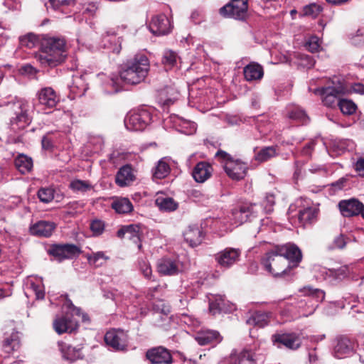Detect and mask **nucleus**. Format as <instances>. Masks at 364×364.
Instances as JSON below:
<instances>
[{"label":"nucleus","mask_w":364,"mask_h":364,"mask_svg":"<svg viewBox=\"0 0 364 364\" xmlns=\"http://www.w3.org/2000/svg\"><path fill=\"white\" fill-rule=\"evenodd\" d=\"M298 59L299 60V65L304 68H311L315 64V60L309 55L300 53L298 55Z\"/></svg>","instance_id":"57"},{"label":"nucleus","mask_w":364,"mask_h":364,"mask_svg":"<svg viewBox=\"0 0 364 364\" xmlns=\"http://www.w3.org/2000/svg\"><path fill=\"white\" fill-rule=\"evenodd\" d=\"M151 115L146 108L132 110L124 119V126L129 131H143L150 124Z\"/></svg>","instance_id":"7"},{"label":"nucleus","mask_w":364,"mask_h":364,"mask_svg":"<svg viewBox=\"0 0 364 364\" xmlns=\"http://www.w3.org/2000/svg\"><path fill=\"white\" fill-rule=\"evenodd\" d=\"M109 259V257L106 256L103 252L99 251L93 253L87 257V260L90 264L96 267H100L103 264L101 260L106 261Z\"/></svg>","instance_id":"50"},{"label":"nucleus","mask_w":364,"mask_h":364,"mask_svg":"<svg viewBox=\"0 0 364 364\" xmlns=\"http://www.w3.org/2000/svg\"><path fill=\"white\" fill-rule=\"evenodd\" d=\"M177 60V53L171 50H168L164 52L161 62L166 69H171L176 65Z\"/></svg>","instance_id":"46"},{"label":"nucleus","mask_w":364,"mask_h":364,"mask_svg":"<svg viewBox=\"0 0 364 364\" xmlns=\"http://www.w3.org/2000/svg\"><path fill=\"white\" fill-rule=\"evenodd\" d=\"M30 288L34 292L37 299H43L44 298L45 291L41 280L36 281V282L31 281Z\"/></svg>","instance_id":"53"},{"label":"nucleus","mask_w":364,"mask_h":364,"mask_svg":"<svg viewBox=\"0 0 364 364\" xmlns=\"http://www.w3.org/2000/svg\"><path fill=\"white\" fill-rule=\"evenodd\" d=\"M333 355L338 359L353 356L356 351L358 343L355 339L347 336H336L333 341Z\"/></svg>","instance_id":"9"},{"label":"nucleus","mask_w":364,"mask_h":364,"mask_svg":"<svg viewBox=\"0 0 364 364\" xmlns=\"http://www.w3.org/2000/svg\"><path fill=\"white\" fill-rule=\"evenodd\" d=\"M255 159L259 162H264L278 155V146H264L257 151L255 149Z\"/></svg>","instance_id":"37"},{"label":"nucleus","mask_w":364,"mask_h":364,"mask_svg":"<svg viewBox=\"0 0 364 364\" xmlns=\"http://www.w3.org/2000/svg\"><path fill=\"white\" fill-rule=\"evenodd\" d=\"M174 122L178 127L179 131L185 134L190 135L196 131L197 125L193 122L177 117Z\"/></svg>","instance_id":"43"},{"label":"nucleus","mask_w":364,"mask_h":364,"mask_svg":"<svg viewBox=\"0 0 364 364\" xmlns=\"http://www.w3.org/2000/svg\"><path fill=\"white\" fill-rule=\"evenodd\" d=\"M241 250L239 248L227 247L215 255L218 264L223 268H230L240 260Z\"/></svg>","instance_id":"16"},{"label":"nucleus","mask_w":364,"mask_h":364,"mask_svg":"<svg viewBox=\"0 0 364 364\" xmlns=\"http://www.w3.org/2000/svg\"><path fill=\"white\" fill-rule=\"evenodd\" d=\"M277 252L285 257L287 261V268L298 267L301 261L302 255L299 248L294 244H287L284 245L277 246Z\"/></svg>","instance_id":"14"},{"label":"nucleus","mask_w":364,"mask_h":364,"mask_svg":"<svg viewBox=\"0 0 364 364\" xmlns=\"http://www.w3.org/2000/svg\"><path fill=\"white\" fill-rule=\"evenodd\" d=\"M105 223L98 219H95L90 223V228L95 236L102 235L105 230Z\"/></svg>","instance_id":"55"},{"label":"nucleus","mask_w":364,"mask_h":364,"mask_svg":"<svg viewBox=\"0 0 364 364\" xmlns=\"http://www.w3.org/2000/svg\"><path fill=\"white\" fill-rule=\"evenodd\" d=\"M16 169L21 173H29L33 168V160L25 154H19L14 160Z\"/></svg>","instance_id":"38"},{"label":"nucleus","mask_w":364,"mask_h":364,"mask_svg":"<svg viewBox=\"0 0 364 364\" xmlns=\"http://www.w3.org/2000/svg\"><path fill=\"white\" fill-rule=\"evenodd\" d=\"M272 341L277 348L285 347L296 350L301 346V340L296 333H277L272 336Z\"/></svg>","instance_id":"22"},{"label":"nucleus","mask_w":364,"mask_h":364,"mask_svg":"<svg viewBox=\"0 0 364 364\" xmlns=\"http://www.w3.org/2000/svg\"><path fill=\"white\" fill-rule=\"evenodd\" d=\"M70 188L74 191L86 192L90 190L91 185L85 181L82 180H74L70 184Z\"/></svg>","instance_id":"52"},{"label":"nucleus","mask_w":364,"mask_h":364,"mask_svg":"<svg viewBox=\"0 0 364 364\" xmlns=\"http://www.w3.org/2000/svg\"><path fill=\"white\" fill-rule=\"evenodd\" d=\"M318 209L306 207L299 210L298 220L301 226L306 228L316 223L318 218Z\"/></svg>","instance_id":"29"},{"label":"nucleus","mask_w":364,"mask_h":364,"mask_svg":"<svg viewBox=\"0 0 364 364\" xmlns=\"http://www.w3.org/2000/svg\"><path fill=\"white\" fill-rule=\"evenodd\" d=\"M20 45L21 47L27 48H32L38 43V38L36 36L29 33L19 38Z\"/></svg>","instance_id":"49"},{"label":"nucleus","mask_w":364,"mask_h":364,"mask_svg":"<svg viewBox=\"0 0 364 364\" xmlns=\"http://www.w3.org/2000/svg\"><path fill=\"white\" fill-rule=\"evenodd\" d=\"M345 92L343 87H326L316 88L314 90L315 95H320L322 102L326 107H332L336 103L338 104L341 96Z\"/></svg>","instance_id":"13"},{"label":"nucleus","mask_w":364,"mask_h":364,"mask_svg":"<svg viewBox=\"0 0 364 364\" xmlns=\"http://www.w3.org/2000/svg\"><path fill=\"white\" fill-rule=\"evenodd\" d=\"M308 363L307 364H322V360L316 353V349H311L308 353Z\"/></svg>","instance_id":"62"},{"label":"nucleus","mask_w":364,"mask_h":364,"mask_svg":"<svg viewBox=\"0 0 364 364\" xmlns=\"http://www.w3.org/2000/svg\"><path fill=\"white\" fill-rule=\"evenodd\" d=\"M37 105L44 108H54L60 102V96L51 87H44L39 89L36 94Z\"/></svg>","instance_id":"15"},{"label":"nucleus","mask_w":364,"mask_h":364,"mask_svg":"<svg viewBox=\"0 0 364 364\" xmlns=\"http://www.w3.org/2000/svg\"><path fill=\"white\" fill-rule=\"evenodd\" d=\"M64 307L68 309L71 315L68 312L64 316L56 317L53 321V328L59 335L64 333H73L78 328L77 321L73 318V315L79 316L80 314V309L75 306L70 300L66 301L63 305Z\"/></svg>","instance_id":"4"},{"label":"nucleus","mask_w":364,"mask_h":364,"mask_svg":"<svg viewBox=\"0 0 364 364\" xmlns=\"http://www.w3.org/2000/svg\"><path fill=\"white\" fill-rule=\"evenodd\" d=\"M112 208L118 213L126 214L132 211L133 205L127 198H119L112 203Z\"/></svg>","instance_id":"41"},{"label":"nucleus","mask_w":364,"mask_h":364,"mask_svg":"<svg viewBox=\"0 0 364 364\" xmlns=\"http://www.w3.org/2000/svg\"><path fill=\"white\" fill-rule=\"evenodd\" d=\"M305 47L311 53L318 51L321 48L319 38L316 36L309 37L308 41L306 42Z\"/></svg>","instance_id":"56"},{"label":"nucleus","mask_w":364,"mask_h":364,"mask_svg":"<svg viewBox=\"0 0 364 364\" xmlns=\"http://www.w3.org/2000/svg\"><path fill=\"white\" fill-rule=\"evenodd\" d=\"M58 346L63 359L74 362L79 358H82L80 348L73 347L63 341H58Z\"/></svg>","instance_id":"35"},{"label":"nucleus","mask_w":364,"mask_h":364,"mask_svg":"<svg viewBox=\"0 0 364 364\" xmlns=\"http://www.w3.org/2000/svg\"><path fill=\"white\" fill-rule=\"evenodd\" d=\"M184 240L192 247L199 245L203 239V234L200 227L190 225L183 233Z\"/></svg>","instance_id":"31"},{"label":"nucleus","mask_w":364,"mask_h":364,"mask_svg":"<svg viewBox=\"0 0 364 364\" xmlns=\"http://www.w3.org/2000/svg\"><path fill=\"white\" fill-rule=\"evenodd\" d=\"M150 31L156 36H164L169 33L172 25L169 18L164 14L154 16L149 23Z\"/></svg>","instance_id":"17"},{"label":"nucleus","mask_w":364,"mask_h":364,"mask_svg":"<svg viewBox=\"0 0 364 364\" xmlns=\"http://www.w3.org/2000/svg\"><path fill=\"white\" fill-rule=\"evenodd\" d=\"M349 274L347 266H342L338 269H326L321 267L316 276L317 279H322L331 284H336L346 278Z\"/></svg>","instance_id":"12"},{"label":"nucleus","mask_w":364,"mask_h":364,"mask_svg":"<svg viewBox=\"0 0 364 364\" xmlns=\"http://www.w3.org/2000/svg\"><path fill=\"white\" fill-rule=\"evenodd\" d=\"M156 269L162 276H175L182 272V265L177 259L162 257L158 260Z\"/></svg>","instance_id":"20"},{"label":"nucleus","mask_w":364,"mask_h":364,"mask_svg":"<svg viewBox=\"0 0 364 364\" xmlns=\"http://www.w3.org/2000/svg\"><path fill=\"white\" fill-rule=\"evenodd\" d=\"M322 7L316 4H310L304 7V14L305 16L316 18L322 11Z\"/></svg>","instance_id":"54"},{"label":"nucleus","mask_w":364,"mask_h":364,"mask_svg":"<svg viewBox=\"0 0 364 364\" xmlns=\"http://www.w3.org/2000/svg\"><path fill=\"white\" fill-rule=\"evenodd\" d=\"M210 311L213 314H215L217 311H221L224 309V298L222 296H218L215 301H210L209 304Z\"/></svg>","instance_id":"58"},{"label":"nucleus","mask_w":364,"mask_h":364,"mask_svg":"<svg viewBox=\"0 0 364 364\" xmlns=\"http://www.w3.org/2000/svg\"><path fill=\"white\" fill-rule=\"evenodd\" d=\"M275 204V196L273 193H267L263 200V205L267 213H270L273 210V206Z\"/></svg>","instance_id":"59"},{"label":"nucleus","mask_w":364,"mask_h":364,"mask_svg":"<svg viewBox=\"0 0 364 364\" xmlns=\"http://www.w3.org/2000/svg\"><path fill=\"white\" fill-rule=\"evenodd\" d=\"M223 169L226 174L234 181H240L243 179L247 170V164L239 159L226 161L223 164Z\"/></svg>","instance_id":"19"},{"label":"nucleus","mask_w":364,"mask_h":364,"mask_svg":"<svg viewBox=\"0 0 364 364\" xmlns=\"http://www.w3.org/2000/svg\"><path fill=\"white\" fill-rule=\"evenodd\" d=\"M255 208L256 204L255 203H245L239 208L233 209L232 210L233 224L236 226L240 225L255 217L257 213Z\"/></svg>","instance_id":"18"},{"label":"nucleus","mask_w":364,"mask_h":364,"mask_svg":"<svg viewBox=\"0 0 364 364\" xmlns=\"http://www.w3.org/2000/svg\"><path fill=\"white\" fill-rule=\"evenodd\" d=\"M117 31L114 28L108 29L102 36V46L109 49L113 53L118 54L122 49V38H117Z\"/></svg>","instance_id":"25"},{"label":"nucleus","mask_w":364,"mask_h":364,"mask_svg":"<svg viewBox=\"0 0 364 364\" xmlns=\"http://www.w3.org/2000/svg\"><path fill=\"white\" fill-rule=\"evenodd\" d=\"M264 268L274 277H284L291 270L287 268V261L277 252V246L271 251L267 252L262 260Z\"/></svg>","instance_id":"5"},{"label":"nucleus","mask_w":364,"mask_h":364,"mask_svg":"<svg viewBox=\"0 0 364 364\" xmlns=\"http://www.w3.org/2000/svg\"><path fill=\"white\" fill-rule=\"evenodd\" d=\"M146 358L151 364H171L173 363L170 351L163 346L149 349L146 353Z\"/></svg>","instance_id":"21"},{"label":"nucleus","mask_w":364,"mask_h":364,"mask_svg":"<svg viewBox=\"0 0 364 364\" xmlns=\"http://www.w3.org/2000/svg\"><path fill=\"white\" fill-rule=\"evenodd\" d=\"M255 360L251 351L244 350L236 355L231 356V364H255Z\"/></svg>","instance_id":"44"},{"label":"nucleus","mask_w":364,"mask_h":364,"mask_svg":"<svg viewBox=\"0 0 364 364\" xmlns=\"http://www.w3.org/2000/svg\"><path fill=\"white\" fill-rule=\"evenodd\" d=\"M316 141L311 140L303 147V149L301 151V155L303 156L311 157V154L314 149Z\"/></svg>","instance_id":"63"},{"label":"nucleus","mask_w":364,"mask_h":364,"mask_svg":"<svg viewBox=\"0 0 364 364\" xmlns=\"http://www.w3.org/2000/svg\"><path fill=\"white\" fill-rule=\"evenodd\" d=\"M150 64L148 58L143 54L136 55L121 65L119 71V77L112 76L106 82L107 86L113 88L111 92H119L122 81L129 85H136L144 81L149 71Z\"/></svg>","instance_id":"1"},{"label":"nucleus","mask_w":364,"mask_h":364,"mask_svg":"<svg viewBox=\"0 0 364 364\" xmlns=\"http://www.w3.org/2000/svg\"><path fill=\"white\" fill-rule=\"evenodd\" d=\"M142 235L141 225L139 224H131L122 226L117 232V236L119 238L124 237L132 241L138 247L139 250L141 249V236Z\"/></svg>","instance_id":"23"},{"label":"nucleus","mask_w":364,"mask_h":364,"mask_svg":"<svg viewBox=\"0 0 364 364\" xmlns=\"http://www.w3.org/2000/svg\"><path fill=\"white\" fill-rule=\"evenodd\" d=\"M285 115L287 118L301 124H306L309 117L305 110L297 105H289L286 108Z\"/></svg>","instance_id":"32"},{"label":"nucleus","mask_w":364,"mask_h":364,"mask_svg":"<svg viewBox=\"0 0 364 364\" xmlns=\"http://www.w3.org/2000/svg\"><path fill=\"white\" fill-rule=\"evenodd\" d=\"M153 310L154 314L159 316L161 319H164V317H166L169 313L168 306L166 305L162 301L154 304Z\"/></svg>","instance_id":"51"},{"label":"nucleus","mask_w":364,"mask_h":364,"mask_svg":"<svg viewBox=\"0 0 364 364\" xmlns=\"http://www.w3.org/2000/svg\"><path fill=\"white\" fill-rule=\"evenodd\" d=\"M105 342L114 351L127 350V336L123 331L114 329L107 331L105 335Z\"/></svg>","instance_id":"11"},{"label":"nucleus","mask_w":364,"mask_h":364,"mask_svg":"<svg viewBox=\"0 0 364 364\" xmlns=\"http://www.w3.org/2000/svg\"><path fill=\"white\" fill-rule=\"evenodd\" d=\"M196 340L200 346H215L222 341V336L217 331L204 330L200 331L196 336Z\"/></svg>","instance_id":"28"},{"label":"nucleus","mask_w":364,"mask_h":364,"mask_svg":"<svg viewBox=\"0 0 364 364\" xmlns=\"http://www.w3.org/2000/svg\"><path fill=\"white\" fill-rule=\"evenodd\" d=\"M269 321V315L264 311H256L247 321L250 325H254L259 328L267 326Z\"/></svg>","instance_id":"42"},{"label":"nucleus","mask_w":364,"mask_h":364,"mask_svg":"<svg viewBox=\"0 0 364 364\" xmlns=\"http://www.w3.org/2000/svg\"><path fill=\"white\" fill-rule=\"evenodd\" d=\"M339 210L344 217H352L360 214L362 203L355 198L343 200L338 203Z\"/></svg>","instance_id":"27"},{"label":"nucleus","mask_w":364,"mask_h":364,"mask_svg":"<svg viewBox=\"0 0 364 364\" xmlns=\"http://www.w3.org/2000/svg\"><path fill=\"white\" fill-rule=\"evenodd\" d=\"M21 346L20 338L18 333H13L11 336L4 341L3 350L7 354H11L18 350Z\"/></svg>","instance_id":"39"},{"label":"nucleus","mask_w":364,"mask_h":364,"mask_svg":"<svg viewBox=\"0 0 364 364\" xmlns=\"http://www.w3.org/2000/svg\"><path fill=\"white\" fill-rule=\"evenodd\" d=\"M338 106L341 112L346 115L353 114L357 108L356 105L352 100L341 98L338 102Z\"/></svg>","instance_id":"47"},{"label":"nucleus","mask_w":364,"mask_h":364,"mask_svg":"<svg viewBox=\"0 0 364 364\" xmlns=\"http://www.w3.org/2000/svg\"><path fill=\"white\" fill-rule=\"evenodd\" d=\"M213 168L207 161H200L194 166L191 175L197 183H203L208 181L213 175Z\"/></svg>","instance_id":"24"},{"label":"nucleus","mask_w":364,"mask_h":364,"mask_svg":"<svg viewBox=\"0 0 364 364\" xmlns=\"http://www.w3.org/2000/svg\"><path fill=\"white\" fill-rule=\"evenodd\" d=\"M171 171L170 166L166 158L160 159L153 171V178L160 180L165 178Z\"/></svg>","instance_id":"40"},{"label":"nucleus","mask_w":364,"mask_h":364,"mask_svg":"<svg viewBox=\"0 0 364 364\" xmlns=\"http://www.w3.org/2000/svg\"><path fill=\"white\" fill-rule=\"evenodd\" d=\"M65 46V41L62 38H45L41 43V53L37 57L38 60L43 67L58 66L67 56Z\"/></svg>","instance_id":"2"},{"label":"nucleus","mask_w":364,"mask_h":364,"mask_svg":"<svg viewBox=\"0 0 364 364\" xmlns=\"http://www.w3.org/2000/svg\"><path fill=\"white\" fill-rule=\"evenodd\" d=\"M156 206L163 211L172 212L176 210L178 207V203L172 198L164 195H159L155 200Z\"/></svg>","instance_id":"36"},{"label":"nucleus","mask_w":364,"mask_h":364,"mask_svg":"<svg viewBox=\"0 0 364 364\" xmlns=\"http://www.w3.org/2000/svg\"><path fill=\"white\" fill-rule=\"evenodd\" d=\"M179 92L173 85L166 86L159 90V101L164 105H170L178 100Z\"/></svg>","instance_id":"33"},{"label":"nucleus","mask_w":364,"mask_h":364,"mask_svg":"<svg viewBox=\"0 0 364 364\" xmlns=\"http://www.w3.org/2000/svg\"><path fill=\"white\" fill-rule=\"evenodd\" d=\"M54 193L55 191L52 188H41L38 191V197L41 202L48 203L53 200Z\"/></svg>","instance_id":"48"},{"label":"nucleus","mask_w":364,"mask_h":364,"mask_svg":"<svg viewBox=\"0 0 364 364\" xmlns=\"http://www.w3.org/2000/svg\"><path fill=\"white\" fill-rule=\"evenodd\" d=\"M245 79L248 82L259 81L264 76L263 67L257 63L252 62L243 69Z\"/></svg>","instance_id":"30"},{"label":"nucleus","mask_w":364,"mask_h":364,"mask_svg":"<svg viewBox=\"0 0 364 364\" xmlns=\"http://www.w3.org/2000/svg\"><path fill=\"white\" fill-rule=\"evenodd\" d=\"M77 42L80 45L87 47L88 49H91L93 48V45L92 43V38H90V35L85 33H80L77 36Z\"/></svg>","instance_id":"61"},{"label":"nucleus","mask_w":364,"mask_h":364,"mask_svg":"<svg viewBox=\"0 0 364 364\" xmlns=\"http://www.w3.org/2000/svg\"><path fill=\"white\" fill-rule=\"evenodd\" d=\"M28 102L21 100L13 105L14 116L10 119L11 129L14 132L23 130L31 122V117L28 114Z\"/></svg>","instance_id":"6"},{"label":"nucleus","mask_w":364,"mask_h":364,"mask_svg":"<svg viewBox=\"0 0 364 364\" xmlns=\"http://www.w3.org/2000/svg\"><path fill=\"white\" fill-rule=\"evenodd\" d=\"M69 87L71 92L79 95H83L87 90V85L82 76H74Z\"/></svg>","instance_id":"45"},{"label":"nucleus","mask_w":364,"mask_h":364,"mask_svg":"<svg viewBox=\"0 0 364 364\" xmlns=\"http://www.w3.org/2000/svg\"><path fill=\"white\" fill-rule=\"evenodd\" d=\"M75 0H49L51 7L55 9H59L61 6L74 5Z\"/></svg>","instance_id":"60"},{"label":"nucleus","mask_w":364,"mask_h":364,"mask_svg":"<svg viewBox=\"0 0 364 364\" xmlns=\"http://www.w3.org/2000/svg\"><path fill=\"white\" fill-rule=\"evenodd\" d=\"M48 253L58 261L61 262L78 257L81 250L79 247L73 244L53 245L48 250Z\"/></svg>","instance_id":"10"},{"label":"nucleus","mask_w":364,"mask_h":364,"mask_svg":"<svg viewBox=\"0 0 364 364\" xmlns=\"http://www.w3.org/2000/svg\"><path fill=\"white\" fill-rule=\"evenodd\" d=\"M134 178L135 177L131 166L124 165L117 171L115 176V182L119 186L124 187L129 186L134 181Z\"/></svg>","instance_id":"34"},{"label":"nucleus","mask_w":364,"mask_h":364,"mask_svg":"<svg viewBox=\"0 0 364 364\" xmlns=\"http://www.w3.org/2000/svg\"><path fill=\"white\" fill-rule=\"evenodd\" d=\"M299 291L304 297L296 299L291 303V305L302 316L311 315L319 304L324 300L325 292L320 289H314L310 286L304 287Z\"/></svg>","instance_id":"3"},{"label":"nucleus","mask_w":364,"mask_h":364,"mask_svg":"<svg viewBox=\"0 0 364 364\" xmlns=\"http://www.w3.org/2000/svg\"><path fill=\"white\" fill-rule=\"evenodd\" d=\"M55 224L51 221L39 220L29 228L32 235L42 237H50L55 229Z\"/></svg>","instance_id":"26"},{"label":"nucleus","mask_w":364,"mask_h":364,"mask_svg":"<svg viewBox=\"0 0 364 364\" xmlns=\"http://www.w3.org/2000/svg\"><path fill=\"white\" fill-rule=\"evenodd\" d=\"M309 171L312 173H317L323 176H325L328 174V168L324 165L313 164L309 168Z\"/></svg>","instance_id":"64"},{"label":"nucleus","mask_w":364,"mask_h":364,"mask_svg":"<svg viewBox=\"0 0 364 364\" xmlns=\"http://www.w3.org/2000/svg\"><path fill=\"white\" fill-rule=\"evenodd\" d=\"M219 12L225 18L245 21L248 18V0H230Z\"/></svg>","instance_id":"8"}]
</instances>
